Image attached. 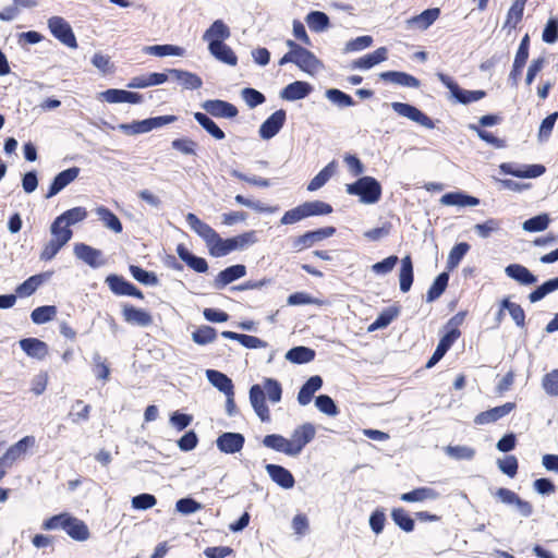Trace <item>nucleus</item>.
I'll use <instances>...</instances> for the list:
<instances>
[{"mask_svg": "<svg viewBox=\"0 0 558 558\" xmlns=\"http://www.w3.org/2000/svg\"><path fill=\"white\" fill-rule=\"evenodd\" d=\"M185 219L191 230L194 231L204 241L208 253L213 257H223L230 254L228 239H222L215 229L201 220L193 213H189L185 216Z\"/></svg>", "mask_w": 558, "mask_h": 558, "instance_id": "f257e3e1", "label": "nucleus"}, {"mask_svg": "<svg viewBox=\"0 0 558 558\" xmlns=\"http://www.w3.org/2000/svg\"><path fill=\"white\" fill-rule=\"evenodd\" d=\"M345 191L350 195L359 196L363 204H376L381 197V185L373 177H362L356 182L347 184Z\"/></svg>", "mask_w": 558, "mask_h": 558, "instance_id": "f03ea898", "label": "nucleus"}, {"mask_svg": "<svg viewBox=\"0 0 558 558\" xmlns=\"http://www.w3.org/2000/svg\"><path fill=\"white\" fill-rule=\"evenodd\" d=\"M438 80L449 89L451 97L457 102L468 105L474 101H478L486 96L484 90H466L462 89L450 76L439 72L436 74Z\"/></svg>", "mask_w": 558, "mask_h": 558, "instance_id": "7ed1b4c3", "label": "nucleus"}, {"mask_svg": "<svg viewBox=\"0 0 558 558\" xmlns=\"http://www.w3.org/2000/svg\"><path fill=\"white\" fill-rule=\"evenodd\" d=\"M51 34L70 48H76L77 41L71 25L61 16H52L48 20Z\"/></svg>", "mask_w": 558, "mask_h": 558, "instance_id": "20e7f679", "label": "nucleus"}, {"mask_svg": "<svg viewBox=\"0 0 558 558\" xmlns=\"http://www.w3.org/2000/svg\"><path fill=\"white\" fill-rule=\"evenodd\" d=\"M290 63H294L302 72L314 76L324 69V63L306 48L299 49Z\"/></svg>", "mask_w": 558, "mask_h": 558, "instance_id": "39448f33", "label": "nucleus"}, {"mask_svg": "<svg viewBox=\"0 0 558 558\" xmlns=\"http://www.w3.org/2000/svg\"><path fill=\"white\" fill-rule=\"evenodd\" d=\"M315 436L316 428L312 423H304L294 428L290 438L293 457H298Z\"/></svg>", "mask_w": 558, "mask_h": 558, "instance_id": "423d86ee", "label": "nucleus"}, {"mask_svg": "<svg viewBox=\"0 0 558 558\" xmlns=\"http://www.w3.org/2000/svg\"><path fill=\"white\" fill-rule=\"evenodd\" d=\"M391 108L399 116L408 118L409 120L416 122L426 129L435 128L433 120L428 116H426L423 111H421L420 109H417L416 107H414L412 105L395 101L391 104Z\"/></svg>", "mask_w": 558, "mask_h": 558, "instance_id": "0eeeda50", "label": "nucleus"}, {"mask_svg": "<svg viewBox=\"0 0 558 558\" xmlns=\"http://www.w3.org/2000/svg\"><path fill=\"white\" fill-rule=\"evenodd\" d=\"M336 229L333 227H326L314 231H308L300 236H296L292 241V246L295 251L300 252L304 248L312 247L314 244L323 241L324 239L330 238L335 234Z\"/></svg>", "mask_w": 558, "mask_h": 558, "instance_id": "6e6552de", "label": "nucleus"}, {"mask_svg": "<svg viewBox=\"0 0 558 558\" xmlns=\"http://www.w3.org/2000/svg\"><path fill=\"white\" fill-rule=\"evenodd\" d=\"M201 107L215 118L232 119L238 116V109L234 105L220 100L209 99L202 102Z\"/></svg>", "mask_w": 558, "mask_h": 558, "instance_id": "1a4fd4ad", "label": "nucleus"}, {"mask_svg": "<svg viewBox=\"0 0 558 558\" xmlns=\"http://www.w3.org/2000/svg\"><path fill=\"white\" fill-rule=\"evenodd\" d=\"M35 438L25 436L16 444L12 445L0 459V469L11 466L20 457H22L28 447L34 446Z\"/></svg>", "mask_w": 558, "mask_h": 558, "instance_id": "9d476101", "label": "nucleus"}, {"mask_svg": "<svg viewBox=\"0 0 558 558\" xmlns=\"http://www.w3.org/2000/svg\"><path fill=\"white\" fill-rule=\"evenodd\" d=\"M97 98L109 104H140L143 100V96L138 93L116 88H110L105 92H100L97 95Z\"/></svg>", "mask_w": 558, "mask_h": 558, "instance_id": "9b49d317", "label": "nucleus"}, {"mask_svg": "<svg viewBox=\"0 0 558 558\" xmlns=\"http://www.w3.org/2000/svg\"><path fill=\"white\" fill-rule=\"evenodd\" d=\"M286 111L279 109L275 111L259 128V136L263 140H270L276 136L286 122Z\"/></svg>", "mask_w": 558, "mask_h": 558, "instance_id": "f8f14e48", "label": "nucleus"}, {"mask_svg": "<svg viewBox=\"0 0 558 558\" xmlns=\"http://www.w3.org/2000/svg\"><path fill=\"white\" fill-rule=\"evenodd\" d=\"M106 282L110 290L118 295H129L137 299H143V293L131 282L118 275H109Z\"/></svg>", "mask_w": 558, "mask_h": 558, "instance_id": "ddd939ff", "label": "nucleus"}, {"mask_svg": "<svg viewBox=\"0 0 558 558\" xmlns=\"http://www.w3.org/2000/svg\"><path fill=\"white\" fill-rule=\"evenodd\" d=\"M244 441L240 433H223L217 438L216 445L221 452L232 454L242 450Z\"/></svg>", "mask_w": 558, "mask_h": 558, "instance_id": "4468645a", "label": "nucleus"}, {"mask_svg": "<svg viewBox=\"0 0 558 558\" xmlns=\"http://www.w3.org/2000/svg\"><path fill=\"white\" fill-rule=\"evenodd\" d=\"M74 255L93 268H98L105 264L101 251L84 243L74 245Z\"/></svg>", "mask_w": 558, "mask_h": 558, "instance_id": "2eb2a0df", "label": "nucleus"}, {"mask_svg": "<svg viewBox=\"0 0 558 558\" xmlns=\"http://www.w3.org/2000/svg\"><path fill=\"white\" fill-rule=\"evenodd\" d=\"M231 35L228 25L221 21L216 20L203 35V40L208 44V47L218 45L228 39Z\"/></svg>", "mask_w": 558, "mask_h": 558, "instance_id": "dca6fc26", "label": "nucleus"}, {"mask_svg": "<svg viewBox=\"0 0 558 558\" xmlns=\"http://www.w3.org/2000/svg\"><path fill=\"white\" fill-rule=\"evenodd\" d=\"M250 401L257 414L263 422L270 421L269 409L265 401V393L260 385H253L250 389Z\"/></svg>", "mask_w": 558, "mask_h": 558, "instance_id": "f3484780", "label": "nucleus"}, {"mask_svg": "<svg viewBox=\"0 0 558 558\" xmlns=\"http://www.w3.org/2000/svg\"><path fill=\"white\" fill-rule=\"evenodd\" d=\"M313 90L310 83L304 81H295L288 84L281 92L280 97L287 101L301 100L307 97Z\"/></svg>", "mask_w": 558, "mask_h": 558, "instance_id": "a211bd4d", "label": "nucleus"}, {"mask_svg": "<svg viewBox=\"0 0 558 558\" xmlns=\"http://www.w3.org/2000/svg\"><path fill=\"white\" fill-rule=\"evenodd\" d=\"M23 352L36 360H44L49 353L48 344L37 338H24L19 341Z\"/></svg>", "mask_w": 558, "mask_h": 558, "instance_id": "6ab92c4d", "label": "nucleus"}, {"mask_svg": "<svg viewBox=\"0 0 558 558\" xmlns=\"http://www.w3.org/2000/svg\"><path fill=\"white\" fill-rule=\"evenodd\" d=\"M246 275V267L244 265H233L221 270L214 279L213 286L220 290L229 283L244 277Z\"/></svg>", "mask_w": 558, "mask_h": 558, "instance_id": "aec40b11", "label": "nucleus"}, {"mask_svg": "<svg viewBox=\"0 0 558 558\" xmlns=\"http://www.w3.org/2000/svg\"><path fill=\"white\" fill-rule=\"evenodd\" d=\"M514 408L515 404L512 402H507L502 405L495 407L490 410L478 413L474 418V423L477 425L494 423L508 415Z\"/></svg>", "mask_w": 558, "mask_h": 558, "instance_id": "412c9836", "label": "nucleus"}, {"mask_svg": "<svg viewBox=\"0 0 558 558\" xmlns=\"http://www.w3.org/2000/svg\"><path fill=\"white\" fill-rule=\"evenodd\" d=\"M499 168L502 173L517 178H537L545 172V167L542 165L514 167L512 163H501Z\"/></svg>", "mask_w": 558, "mask_h": 558, "instance_id": "4be33fe9", "label": "nucleus"}, {"mask_svg": "<svg viewBox=\"0 0 558 558\" xmlns=\"http://www.w3.org/2000/svg\"><path fill=\"white\" fill-rule=\"evenodd\" d=\"M460 337V331L456 328L448 331L439 341L432 357L426 363L427 368L435 366L450 349L453 342Z\"/></svg>", "mask_w": 558, "mask_h": 558, "instance_id": "5701e85b", "label": "nucleus"}, {"mask_svg": "<svg viewBox=\"0 0 558 558\" xmlns=\"http://www.w3.org/2000/svg\"><path fill=\"white\" fill-rule=\"evenodd\" d=\"M122 315L124 320L131 325L146 327L153 323V317L147 311L133 305H124Z\"/></svg>", "mask_w": 558, "mask_h": 558, "instance_id": "b1692460", "label": "nucleus"}, {"mask_svg": "<svg viewBox=\"0 0 558 558\" xmlns=\"http://www.w3.org/2000/svg\"><path fill=\"white\" fill-rule=\"evenodd\" d=\"M80 173V169L77 167H72L66 170L60 172L52 181L49 191L46 195L47 198H50L58 194L61 190L68 186L71 182H73Z\"/></svg>", "mask_w": 558, "mask_h": 558, "instance_id": "393cba45", "label": "nucleus"}, {"mask_svg": "<svg viewBox=\"0 0 558 558\" xmlns=\"http://www.w3.org/2000/svg\"><path fill=\"white\" fill-rule=\"evenodd\" d=\"M266 471L270 478L284 489H290L294 486V477L291 472L281 465L267 464Z\"/></svg>", "mask_w": 558, "mask_h": 558, "instance_id": "a878e982", "label": "nucleus"}, {"mask_svg": "<svg viewBox=\"0 0 558 558\" xmlns=\"http://www.w3.org/2000/svg\"><path fill=\"white\" fill-rule=\"evenodd\" d=\"M388 58V49L386 47H380L376 49L374 52L363 56L353 61V69L368 70L384 61Z\"/></svg>", "mask_w": 558, "mask_h": 558, "instance_id": "bb28decb", "label": "nucleus"}, {"mask_svg": "<svg viewBox=\"0 0 558 558\" xmlns=\"http://www.w3.org/2000/svg\"><path fill=\"white\" fill-rule=\"evenodd\" d=\"M172 77L186 89H198L203 85L202 78L192 72L183 71L179 69L168 70V78Z\"/></svg>", "mask_w": 558, "mask_h": 558, "instance_id": "cd10ccee", "label": "nucleus"}, {"mask_svg": "<svg viewBox=\"0 0 558 558\" xmlns=\"http://www.w3.org/2000/svg\"><path fill=\"white\" fill-rule=\"evenodd\" d=\"M505 272L508 277L522 286H531L537 282L536 276H534L526 267L520 264L508 265L505 268Z\"/></svg>", "mask_w": 558, "mask_h": 558, "instance_id": "c85d7f7f", "label": "nucleus"}, {"mask_svg": "<svg viewBox=\"0 0 558 558\" xmlns=\"http://www.w3.org/2000/svg\"><path fill=\"white\" fill-rule=\"evenodd\" d=\"M64 532L74 541L85 542L89 538L90 533L88 526L84 521L70 515L68 523L65 524Z\"/></svg>", "mask_w": 558, "mask_h": 558, "instance_id": "c756f323", "label": "nucleus"}, {"mask_svg": "<svg viewBox=\"0 0 558 558\" xmlns=\"http://www.w3.org/2000/svg\"><path fill=\"white\" fill-rule=\"evenodd\" d=\"M383 81L390 82L397 85L417 88L420 81L411 74L399 71H387L379 74Z\"/></svg>", "mask_w": 558, "mask_h": 558, "instance_id": "7c9ffc66", "label": "nucleus"}, {"mask_svg": "<svg viewBox=\"0 0 558 558\" xmlns=\"http://www.w3.org/2000/svg\"><path fill=\"white\" fill-rule=\"evenodd\" d=\"M177 253L180 259L196 272H206L208 270V264L206 259L195 256L184 245H178Z\"/></svg>", "mask_w": 558, "mask_h": 558, "instance_id": "2f4dec72", "label": "nucleus"}, {"mask_svg": "<svg viewBox=\"0 0 558 558\" xmlns=\"http://www.w3.org/2000/svg\"><path fill=\"white\" fill-rule=\"evenodd\" d=\"M440 10L438 8H432L423 11L421 14L415 15L407 21L410 27H416L418 29H427L438 17Z\"/></svg>", "mask_w": 558, "mask_h": 558, "instance_id": "473e14b6", "label": "nucleus"}, {"mask_svg": "<svg viewBox=\"0 0 558 558\" xmlns=\"http://www.w3.org/2000/svg\"><path fill=\"white\" fill-rule=\"evenodd\" d=\"M440 204L445 206L473 207L480 204L478 198L463 194L461 192H452L444 194L440 197Z\"/></svg>", "mask_w": 558, "mask_h": 558, "instance_id": "72a5a7b5", "label": "nucleus"}, {"mask_svg": "<svg viewBox=\"0 0 558 558\" xmlns=\"http://www.w3.org/2000/svg\"><path fill=\"white\" fill-rule=\"evenodd\" d=\"M323 386V379L320 376L315 375L308 378V380L301 387L298 393V402L301 405H306L311 402L314 393L318 391Z\"/></svg>", "mask_w": 558, "mask_h": 558, "instance_id": "f704fd0d", "label": "nucleus"}, {"mask_svg": "<svg viewBox=\"0 0 558 558\" xmlns=\"http://www.w3.org/2000/svg\"><path fill=\"white\" fill-rule=\"evenodd\" d=\"M208 381L225 395H234L232 380L223 373L215 369H207Z\"/></svg>", "mask_w": 558, "mask_h": 558, "instance_id": "c9c22d12", "label": "nucleus"}, {"mask_svg": "<svg viewBox=\"0 0 558 558\" xmlns=\"http://www.w3.org/2000/svg\"><path fill=\"white\" fill-rule=\"evenodd\" d=\"M168 81V73H150L133 77L128 87L130 88H146L149 86L160 85Z\"/></svg>", "mask_w": 558, "mask_h": 558, "instance_id": "e433bc0d", "label": "nucleus"}, {"mask_svg": "<svg viewBox=\"0 0 558 558\" xmlns=\"http://www.w3.org/2000/svg\"><path fill=\"white\" fill-rule=\"evenodd\" d=\"M263 445L275 451L282 452L289 457H293L290 438H286L279 434L266 435L263 439Z\"/></svg>", "mask_w": 558, "mask_h": 558, "instance_id": "4c0bfd02", "label": "nucleus"}, {"mask_svg": "<svg viewBox=\"0 0 558 558\" xmlns=\"http://www.w3.org/2000/svg\"><path fill=\"white\" fill-rule=\"evenodd\" d=\"M208 50L211 56L222 63L230 66H235L238 64V57L235 52L225 43L208 47Z\"/></svg>", "mask_w": 558, "mask_h": 558, "instance_id": "58836bf2", "label": "nucleus"}, {"mask_svg": "<svg viewBox=\"0 0 558 558\" xmlns=\"http://www.w3.org/2000/svg\"><path fill=\"white\" fill-rule=\"evenodd\" d=\"M230 253L233 251H242L258 242L257 233L254 230L246 231L233 238H229Z\"/></svg>", "mask_w": 558, "mask_h": 558, "instance_id": "ea45409f", "label": "nucleus"}, {"mask_svg": "<svg viewBox=\"0 0 558 558\" xmlns=\"http://www.w3.org/2000/svg\"><path fill=\"white\" fill-rule=\"evenodd\" d=\"M337 162L330 161L324 169H322L308 183L307 191L314 192L323 187L329 179L336 173Z\"/></svg>", "mask_w": 558, "mask_h": 558, "instance_id": "a19ab883", "label": "nucleus"}, {"mask_svg": "<svg viewBox=\"0 0 558 558\" xmlns=\"http://www.w3.org/2000/svg\"><path fill=\"white\" fill-rule=\"evenodd\" d=\"M437 498L438 493L430 487H418L400 496V499L405 502H421L424 500H434Z\"/></svg>", "mask_w": 558, "mask_h": 558, "instance_id": "79ce46f5", "label": "nucleus"}, {"mask_svg": "<svg viewBox=\"0 0 558 558\" xmlns=\"http://www.w3.org/2000/svg\"><path fill=\"white\" fill-rule=\"evenodd\" d=\"M400 290L408 292L413 283V265L411 257L404 256L401 259V268L399 271Z\"/></svg>", "mask_w": 558, "mask_h": 558, "instance_id": "37998d69", "label": "nucleus"}, {"mask_svg": "<svg viewBox=\"0 0 558 558\" xmlns=\"http://www.w3.org/2000/svg\"><path fill=\"white\" fill-rule=\"evenodd\" d=\"M315 351L306 347H295L286 353V359L294 364H303L313 361Z\"/></svg>", "mask_w": 558, "mask_h": 558, "instance_id": "c03bdc74", "label": "nucleus"}, {"mask_svg": "<svg viewBox=\"0 0 558 558\" xmlns=\"http://www.w3.org/2000/svg\"><path fill=\"white\" fill-rule=\"evenodd\" d=\"M194 119L209 133L215 140L221 141L226 137L225 132L205 113L195 112Z\"/></svg>", "mask_w": 558, "mask_h": 558, "instance_id": "a18cd8bd", "label": "nucleus"}, {"mask_svg": "<svg viewBox=\"0 0 558 558\" xmlns=\"http://www.w3.org/2000/svg\"><path fill=\"white\" fill-rule=\"evenodd\" d=\"M50 233L51 240L60 243L63 246L72 239L73 235L72 230L58 219H54V221L51 223Z\"/></svg>", "mask_w": 558, "mask_h": 558, "instance_id": "49530a36", "label": "nucleus"}, {"mask_svg": "<svg viewBox=\"0 0 558 558\" xmlns=\"http://www.w3.org/2000/svg\"><path fill=\"white\" fill-rule=\"evenodd\" d=\"M96 214L102 223L116 233L122 232V223L119 218L108 208L100 206L96 208Z\"/></svg>", "mask_w": 558, "mask_h": 558, "instance_id": "de8ad7c7", "label": "nucleus"}, {"mask_svg": "<svg viewBox=\"0 0 558 558\" xmlns=\"http://www.w3.org/2000/svg\"><path fill=\"white\" fill-rule=\"evenodd\" d=\"M87 217V211L84 207H74L66 211H64L62 215L58 216L56 219L61 221L64 226L75 225L77 222L83 221Z\"/></svg>", "mask_w": 558, "mask_h": 558, "instance_id": "09e8293b", "label": "nucleus"}, {"mask_svg": "<svg viewBox=\"0 0 558 558\" xmlns=\"http://www.w3.org/2000/svg\"><path fill=\"white\" fill-rule=\"evenodd\" d=\"M145 50L147 53L157 56V57H165V56L182 57L185 53L184 48L174 46V45H155V46L147 47Z\"/></svg>", "mask_w": 558, "mask_h": 558, "instance_id": "8fccbe9b", "label": "nucleus"}, {"mask_svg": "<svg viewBox=\"0 0 558 558\" xmlns=\"http://www.w3.org/2000/svg\"><path fill=\"white\" fill-rule=\"evenodd\" d=\"M556 290H558V277L541 284L537 289L529 294V300L531 303H536Z\"/></svg>", "mask_w": 558, "mask_h": 558, "instance_id": "3c124183", "label": "nucleus"}, {"mask_svg": "<svg viewBox=\"0 0 558 558\" xmlns=\"http://www.w3.org/2000/svg\"><path fill=\"white\" fill-rule=\"evenodd\" d=\"M306 23L314 32H323L329 26V17L320 11H313L307 14Z\"/></svg>", "mask_w": 558, "mask_h": 558, "instance_id": "603ef678", "label": "nucleus"}, {"mask_svg": "<svg viewBox=\"0 0 558 558\" xmlns=\"http://www.w3.org/2000/svg\"><path fill=\"white\" fill-rule=\"evenodd\" d=\"M502 308H506L518 327L525 326V313L521 305L513 303L509 298L502 300Z\"/></svg>", "mask_w": 558, "mask_h": 558, "instance_id": "864d4df0", "label": "nucleus"}, {"mask_svg": "<svg viewBox=\"0 0 558 558\" xmlns=\"http://www.w3.org/2000/svg\"><path fill=\"white\" fill-rule=\"evenodd\" d=\"M391 518L404 532H412L414 530V521L403 508L393 509Z\"/></svg>", "mask_w": 558, "mask_h": 558, "instance_id": "5fc2aeb1", "label": "nucleus"}, {"mask_svg": "<svg viewBox=\"0 0 558 558\" xmlns=\"http://www.w3.org/2000/svg\"><path fill=\"white\" fill-rule=\"evenodd\" d=\"M262 388L264 390L265 397L269 399L272 403H277L281 400L282 388L279 381L272 378H266L263 381Z\"/></svg>", "mask_w": 558, "mask_h": 558, "instance_id": "6e6d98bb", "label": "nucleus"}, {"mask_svg": "<svg viewBox=\"0 0 558 558\" xmlns=\"http://www.w3.org/2000/svg\"><path fill=\"white\" fill-rule=\"evenodd\" d=\"M549 222V216L547 214H542L525 220L522 228L527 232H539L547 229Z\"/></svg>", "mask_w": 558, "mask_h": 558, "instance_id": "4d7b16f0", "label": "nucleus"}, {"mask_svg": "<svg viewBox=\"0 0 558 558\" xmlns=\"http://www.w3.org/2000/svg\"><path fill=\"white\" fill-rule=\"evenodd\" d=\"M171 147L185 156H195L197 143L189 137H179L171 142Z\"/></svg>", "mask_w": 558, "mask_h": 558, "instance_id": "13d9d810", "label": "nucleus"}, {"mask_svg": "<svg viewBox=\"0 0 558 558\" xmlns=\"http://www.w3.org/2000/svg\"><path fill=\"white\" fill-rule=\"evenodd\" d=\"M56 315H57L56 306L45 305V306H39V307L35 308L32 312L31 317L35 324L40 325V324H45V323L53 319V317Z\"/></svg>", "mask_w": 558, "mask_h": 558, "instance_id": "bf43d9fd", "label": "nucleus"}, {"mask_svg": "<svg viewBox=\"0 0 558 558\" xmlns=\"http://www.w3.org/2000/svg\"><path fill=\"white\" fill-rule=\"evenodd\" d=\"M325 96L328 100L339 107H351L354 105L353 98L337 88L327 89Z\"/></svg>", "mask_w": 558, "mask_h": 558, "instance_id": "052dcab7", "label": "nucleus"}, {"mask_svg": "<svg viewBox=\"0 0 558 558\" xmlns=\"http://www.w3.org/2000/svg\"><path fill=\"white\" fill-rule=\"evenodd\" d=\"M306 218L311 216L328 215L332 213V207L322 201L305 202L303 203Z\"/></svg>", "mask_w": 558, "mask_h": 558, "instance_id": "680f3d73", "label": "nucleus"}, {"mask_svg": "<svg viewBox=\"0 0 558 558\" xmlns=\"http://www.w3.org/2000/svg\"><path fill=\"white\" fill-rule=\"evenodd\" d=\"M469 250H470V245L465 242L454 245L451 248L448 259H447L448 268L449 269L456 268L460 264L461 259L464 257V255L468 253Z\"/></svg>", "mask_w": 558, "mask_h": 558, "instance_id": "e2e57ef3", "label": "nucleus"}, {"mask_svg": "<svg viewBox=\"0 0 558 558\" xmlns=\"http://www.w3.org/2000/svg\"><path fill=\"white\" fill-rule=\"evenodd\" d=\"M449 277L446 272L440 274L429 288L427 292V301L432 302L438 299L445 291L448 284Z\"/></svg>", "mask_w": 558, "mask_h": 558, "instance_id": "0e129e2a", "label": "nucleus"}, {"mask_svg": "<svg viewBox=\"0 0 558 558\" xmlns=\"http://www.w3.org/2000/svg\"><path fill=\"white\" fill-rule=\"evenodd\" d=\"M130 272L135 280L143 284L156 286L158 283V279L154 272L146 271L138 266L131 265Z\"/></svg>", "mask_w": 558, "mask_h": 558, "instance_id": "69168bd1", "label": "nucleus"}, {"mask_svg": "<svg viewBox=\"0 0 558 558\" xmlns=\"http://www.w3.org/2000/svg\"><path fill=\"white\" fill-rule=\"evenodd\" d=\"M445 451L456 460H471L475 456V450L468 446H447Z\"/></svg>", "mask_w": 558, "mask_h": 558, "instance_id": "338daca9", "label": "nucleus"}, {"mask_svg": "<svg viewBox=\"0 0 558 558\" xmlns=\"http://www.w3.org/2000/svg\"><path fill=\"white\" fill-rule=\"evenodd\" d=\"M526 0H515L507 14V25L515 27L522 20Z\"/></svg>", "mask_w": 558, "mask_h": 558, "instance_id": "774afa93", "label": "nucleus"}]
</instances>
